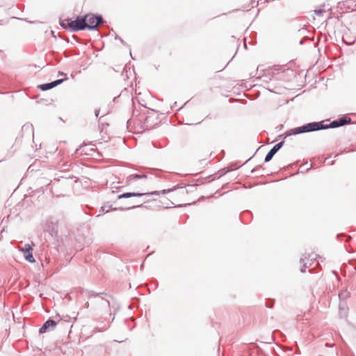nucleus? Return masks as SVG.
<instances>
[{"instance_id": "nucleus-14", "label": "nucleus", "mask_w": 356, "mask_h": 356, "mask_svg": "<svg viewBox=\"0 0 356 356\" xmlns=\"http://www.w3.org/2000/svg\"><path fill=\"white\" fill-rule=\"evenodd\" d=\"M345 5L347 6L348 8L351 9L352 11L356 10V0H346Z\"/></svg>"}, {"instance_id": "nucleus-3", "label": "nucleus", "mask_w": 356, "mask_h": 356, "mask_svg": "<svg viewBox=\"0 0 356 356\" xmlns=\"http://www.w3.org/2000/svg\"><path fill=\"white\" fill-rule=\"evenodd\" d=\"M85 18V24L87 30L96 31L100 24H104L106 21L100 14L88 13L83 15Z\"/></svg>"}, {"instance_id": "nucleus-16", "label": "nucleus", "mask_w": 356, "mask_h": 356, "mask_svg": "<svg viewBox=\"0 0 356 356\" xmlns=\"http://www.w3.org/2000/svg\"><path fill=\"white\" fill-rule=\"evenodd\" d=\"M19 251L24 253V255L33 252V248L29 244H26L23 248H19Z\"/></svg>"}, {"instance_id": "nucleus-11", "label": "nucleus", "mask_w": 356, "mask_h": 356, "mask_svg": "<svg viewBox=\"0 0 356 356\" xmlns=\"http://www.w3.org/2000/svg\"><path fill=\"white\" fill-rule=\"evenodd\" d=\"M299 127H295V128H293V129H291L289 130H288L286 132H285L284 134H281V135H279L277 136V138H276V140H279L280 138H286V137L288 136H295V135H298V134H300L301 133H295L296 129H298Z\"/></svg>"}, {"instance_id": "nucleus-40", "label": "nucleus", "mask_w": 356, "mask_h": 356, "mask_svg": "<svg viewBox=\"0 0 356 356\" xmlns=\"http://www.w3.org/2000/svg\"><path fill=\"white\" fill-rule=\"evenodd\" d=\"M299 43H300V44H303L302 40H301Z\"/></svg>"}, {"instance_id": "nucleus-32", "label": "nucleus", "mask_w": 356, "mask_h": 356, "mask_svg": "<svg viewBox=\"0 0 356 356\" xmlns=\"http://www.w3.org/2000/svg\"><path fill=\"white\" fill-rule=\"evenodd\" d=\"M273 303H270V302H266V307H268V308H272L273 307Z\"/></svg>"}, {"instance_id": "nucleus-1", "label": "nucleus", "mask_w": 356, "mask_h": 356, "mask_svg": "<svg viewBox=\"0 0 356 356\" xmlns=\"http://www.w3.org/2000/svg\"><path fill=\"white\" fill-rule=\"evenodd\" d=\"M350 122L351 120L350 118H343L334 120L329 124H325L324 120L319 122H312L300 126L298 129H295V133H310L327 129H334L342 127L347 124H350Z\"/></svg>"}, {"instance_id": "nucleus-18", "label": "nucleus", "mask_w": 356, "mask_h": 356, "mask_svg": "<svg viewBox=\"0 0 356 356\" xmlns=\"http://www.w3.org/2000/svg\"><path fill=\"white\" fill-rule=\"evenodd\" d=\"M24 256L25 259L27 261H29L30 263L35 262V259H34L33 255V252H29L28 254H26Z\"/></svg>"}, {"instance_id": "nucleus-42", "label": "nucleus", "mask_w": 356, "mask_h": 356, "mask_svg": "<svg viewBox=\"0 0 356 356\" xmlns=\"http://www.w3.org/2000/svg\"><path fill=\"white\" fill-rule=\"evenodd\" d=\"M334 161H332L331 163V165H334Z\"/></svg>"}, {"instance_id": "nucleus-38", "label": "nucleus", "mask_w": 356, "mask_h": 356, "mask_svg": "<svg viewBox=\"0 0 356 356\" xmlns=\"http://www.w3.org/2000/svg\"><path fill=\"white\" fill-rule=\"evenodd\" d=\"M152 171H154V172H159V170H157V169H154V170H152Z\"/></svg>"}, {"instance_id": "nucleus-41", "label": "nucleus", "mask_w": 356, "mask_h": 356, "mask_svg": "<svg viewBox=\"0 0 356 356\" xmlns=\"http://www.w3.org/2000/svg\"><path fill=\"white\" fill-rule=\"evenodd\" d=\"M300 262H303V261H304V259H303V258H301V259H300Z\"/></svg>"}, {"instance_id": "nucleus-17", "label": "nucleus", "mask_w": 356, "mask_h": 356, "mask_svg": "<svg viewBox=\"0 0 356 356\" xmlns=\"http://www.w3.org/2000/svg\"><path fill=\"white\" fill-rule=\"evenodd\" d=\"M350 296V292L348 291H342L339 293V298L340 300H346L347 298Z\"/></svg>"}, {"instance_id": "nucleus-27", "label": "nucleus", "mask_w": 356, "mask_h": 356, "mask_svg": "<svg viewBox=\"0 0 356 356\" xmlns=\"http://www.w3.org/2000/svg\"><path fill=\"white\" fill-rule=\"evenodd\" d=\"M308 267V265L307 263H305L300 268V272L301 273H305L306 268Z\"/></svg>"}, {"instance_id": "nucleus-8", "label": "nucleus", "mask_w": 356, "mask_h": 356, "mask_svg": "<svg viewBox=\"0 0 356 356\" xmlns=\"http://www.w3.org/2000/svg\"><path fill=\"white\" fill-rule=\"evenodd\" d=\"M57 323L55 320L49 318L47 320L39 329L40 334H44L47 332L54 330L56 327Z\"/></svg>"}, {"instance_id": "nucleus-24", "label": "nucleus", "mask_w": 356, "mask_h": 356, "mask_svg": "<svg viewBox=\"0 0 356 356\" xmlns=\"http://www.w3.org/2000/svg\"><path fill=\"white\" fill-rule=\"evenodd\" d=\"M246 215H250V213L248 211H246L243 212V213L240 215V219H241V222H244V223H245L244 218H245V216H246Z\"/></svg>"}, {"instance_id": "nucleus-19", "label": "nucleus", "mask_w": 356, "mask_h": 356, "mask_svg": "<svg viewBox=\"0 0 356 356\" xmlns=\"http://www.w3.org/2000/svg\"><path fill=\"white\" fill-rule=\"evenodd\" d=\"M70 179H71L70 177L67 178V177H60L59 179H58L56 180V181L60 182L63 185H65L70 181Z\"/></svg>"}, {"instance_id": "nucleus-12", "label": "nucleus", "mask_w": 356, "mask_h": 356, "mask_svg": "<svg viewBox=\"0 0 356 356\" xmlns=\"http://www.w3.org/2000/svg\"><path fill=\"white\" fill-rule=\"evenodd\" d=\"M147 176L145 173H143V174H133V175H129L128 177V182H131V181H135L136 179H145V178H147Z\"/></svg>"}, {"instance_id": "nucleus-20", "label": "nucleus", "mask_w": 356, "mask_h": 356, "mask_svg": "<svg viewBox=\"0 0 356 356\" xmlns=\"http://www.w3.org/2000/svg\"><path fill=\"white\" fill-rule=\"evenodd\" d=\"M318 257L317 254H309L307 257H305V259H307L308 261H309V266L312 265V261L316 259V257Z\"/></svg>"}, {"instance_id": "nucleus-7", "label": "nucleus", "mask_w": 356, "mask_h": 356, "mask_svg": "<svg viewBox=\"0 0 356 356\" xmlns=\"http://www.w3.org/2000/svg\"><path fill=\"white\" fill-rule=\"evenodd\" d=\"M155 111L151 110L147 111V113L145 114L144 122H143V127L145 129H152L156 124L158 123L157 118L154 116Z\"/></svg>"}, {"instance_id": "nucleus-28", "label": "nucleus", "mask_w": 356, "mask_h": 356, "mask_svg": "<svg viewBox=\"0 0 356 356\" xmlns=\"http://www.w3.org/2000/svg\"><path fill=\"white\" fill-rule=\"evenodd\" d=\"M298 31H299L300 35H303V34H305V33L307 32V30L306 28H302V29H299Z\"/></svg>"}, {"instance_id": "nucleus-43", "label": "nucleus", "mask_w": 356, "mask_h": 356, "mask_svg": "<svg viewBox=\"0 0 356 356\" xmlns=\"http://www.w3.org/2000/svg\"><path fill=\"white\" fill-rule=\"evenodd\" d=\"M244 46H245V48H247V44L245 43L244 44Z\"/></svg>"}, {"instance_id": "nucleus-6", "label": "nucleus", "mask_w": 356, "mask_h": 356, "mask_svg": "<svg viewBox=\"0 0 356 356\" xmlns=\"http://www.w3.org/2000/svg\"><path fill=\"white\" fill-rule=\"evenodd\" d=\"M87 294L90 296H94L95 298H97V302L101 304L103 307H110V302L108 300L105 299L104 297H102V295H104L107 297H111L109 294L105 293V292H96L95 291H86Z\"/></svg>"}, {"instance_id": "nucleus-35", "label": "nucleus", "mask_w": 356, "mask_h": 356, "mask_svg": "<svg viewBox=\"0 0 356 356\" xmlns=\"http://www.w3.org/2000/svg\"><path fill=\"white\" fill-rule=\"evenodd\" d=\"M51 33L52 37H54L55 38H56V36L55 35V32L54 31H51Z\"/></svg>"}, {"instance_id": "nucleus-30", "label": "nucleus", "mask_w": 356, "mask_h": 356, "mask_svg": "<svg viewBox=\"0 0 356 356\" xmlns=\"http://www.w3.org/2000/svg\"><path fill=\"white\" fill-rule=\"evenodd\" d=\"M58 76H64L63 78L68 77V76H67V74L66 73H65V72H62V71H59V72H58Z\"/></svg>"}, {"instance_id": "nucleus-25", "label": "nucleus", "mask_w": 356, "mask_h": 356, "mask_svg": "<svg viewBox=\"0 0 356 356\" xmlns=\"http://www.w3.org/2000/svg\"><path fill=\"white\" fill-rule=\"evenodd\" d=\"M115 39L120 40L122 44L128 46V44L124 42V40L122 38H121L120 36H118L115 33Z\"/></svg>"}, {"instance_id": "nucleus-33", "label": "nucleus", "mask_w": 356, "mask_h": 356, "mask_svg": "<svg viewBox=\"0 0 356 356\" xmlns=\"http://www.w3.org/2000/svg\"><path fill=\"white\" fill-rule=\"evenodd\" d=\"M95 116L97 118L99 114V110H95Z\"/></svg>"}, {"instance_id": "nucleus-22", "label": "nucleus", "mask_w": 356, "mask_h": 356, "mask_svg": "<svg viewBox=\"0 0 356 356\" xmlns=\"http://www.w3.org/2000/svg\"><path fill=\"white\" fill-rule=\"evenodd\" d=\"M337 237L339 240H343V238H346V241H348L351 239V236H345L343 234H339L337 235Z\"/></svg>"}, {"instance_id": "nucleus-29", "label": "nucleus", "mask_w": 356, "mask_h": 356, "mask_svg": "<svg viewBox=\"0 0 356 356\" xmlns=\"http://www.w3.org/2000/svg\"><path fill=\"white\" fill-rule=\"evenodd\" d=\"M143 207V204L140 203V204H138V205H136V206L129 207L127 208L126 209H135V208Z\"/></svg>"}, {"instance_id": "nucleus-4", "label": "nucleus", "mask_w": 356, "mask_h": 356, "mask_svg": "<svg viewBox=\"0 0 356 356\" xmlns=\"http://www.w3.org/2000/svg\"><path fill=\"white\" fill-rule=\"evenodd\" d=\"M179 188H183V187H179L177 185L172 188L163 189L162 191H154L148 192V193L127 192V193H124L122 194L119 195L118 196V199L120 200L122 198H130V197H134L150 196V195H159L161 193L165 195L170 192H172Z\"/></svg>"}, {"instance_id": "nucleus-13", "label": "nucleus", "mask_w": 356, "mask_h": 356, "mask_svg": "<svg viewBox=\"0 0 356 356\" xmlns=\"http://www.w3.org/2000/svg\"><path fill=\"white\" fill-rule=\"evenodd\" d=\"M38 88L42 91H47V90H51L55 87L54 86L53 81H51L49 83H45L40 84L38 86Z\"/></svg>"}, {"instance_id": "nucleus-39", "label": "nucleus", "mask_w": 356, "mask_h": 356, "mask_svg": "<svg viewBox=\"0 0 356 356\" xmlns=\"http://www.w3.org/2000/svg\"><path fill=\"white\" fill-rule=\"evenodd\" d=\"M73 38H74V40H75L76 41H77V40H76V37L75 35H73Z\"/></svg>"}, {"instance_id": "nucleus-34", "label": "nucleus", "mask_w": 356, "mask_h": 356, "mask_svg": "<svg viewBox=\"0 0 356 356\" xmlns=\"http://www.w3.org/2000/svg\"><path fill=\"white\" fill-rule=\"evenodd\" d=\"M55 317H56V318H57L58 321L61 320V318H60V315H59V314H56Z\"/></svg>"}, {"instance_id": "nucleus-45", "label": "nucleus", "mask_w": 356, "mask_h": 356, "mask_svg": "<svg viewBox=\"0 0 356 356\" xmlns=\"http://www.w3.org/2000/svg\"><path fill=\"white\" fill-rule=\"evenodd\" d=\"M88 305H89V303H88V302H87V303H86V306H87V307H88Z\"/></svg>"}, {"instance_id": "nucleus-10", "label": "nucleus", "mask_w": 356, "mask_h": 356, "mask_svg": "<svg viewBox=\"0 0 356 356\" xmlns=\"http://www.w3.org/2000/svg\"><path fill=\"white\" fill-rule=\"evenodd\" d=\"M234 165H235L232 163L226 168L219 170L216 173L213 175V179H219L227 172H231L232 170V166Z\"/></svg>"}, {"instance_id": "nucleus-5", "label": "nucleus", "mask_w": 356, "mask_h": 356, "mask_svg": "<svg viewBox=\"0 0 356 356\" xmlns=\"http://www.w3.org/2000/svg\"><path fill=\"white\" fill-rule=\"evenodd\" d=\"M44 230L49 232L53 238H56L58 236V220L53 218L48 219L44 227Z\"/></svg>"}, {"instance_id": "nucleus-21", "label": "nucleus", "mask_w": 356, "mask_h": 356, "mask_svg": "<svg viewBox=\"0 0 356 356\" xmlns=\"http://www.w3.org/2000/svg\"><path fill=\"white\" fill-rule=\"evenodd\" d=\"M67 79H68V77H66V78L58 79L55 81H53L54 87H56L57 86L63 83L65 81H66Z\"/></svg>"}, {"instance_id": "nucleus-26", "label": "nucleus", "mask_w": 356, "mask_h": 356, "mask_svg": "<svg viewBox=\"0 0 356 356\" xmlns=\"http://www.w3.org/2000/svg\"><path fill=\"white\" fill-rule=\"evenodd\" d=\"M324 12L325 11L323 9H317L314 10L315 14L319 16L322 15Z\"/></svg>"}, {"instance_id": "nucleus-37", "label": "nucleus", "mask_w": 356, "mask_h": 356, "mask_svg": "<svg viewBox=\"0 0 356 356\" xmlns=\"http://www.w3.org/2000/svg\"><path fill=\"white\" fill-rule=\"evenodd\" d=\"M130 123H131V119H129L127 122V126H129Z\"/></svg>"}, {"instance_id": "nucleus-15", "label": "nucleus", "mask_w": 356, "mask_h": 356, "mask_svg": "<svg viewBox=\"0 0 356 356\" xmlns=\"http://www.w3.org/2000/svg\"><path fill=\"white\" fill-rule=\"evenodd\" d=\"M275 70H279L280 68L278 67H275L274 68ZM275 75V72H273V69L272 70H267L263 74V76L264 77H267V76H270V78L269 79L271 80V79Z\"/></svg>"}, {"instance_id": "nucleus-2", "label": "nucleus", "mask_w": 356, "mask_h": 356, "mask_svg": "<svg viewBox=\"0 0 356 356\" xmlns=\"http://www.w3.org/2000/svg\"><path fill=\"white\" fill-rule=\"evenodd\" d=\"M60 26L71 32H77L79 31L86 30L85 18L83 15H78L74 19L67 17L60 22Z\"/></svg>"}, {"instance_id": "nucleus-9", "label": "nucleus", "mask_w": 356, "mask_h": 356, "mask_svg": "<svg viewBox=\"0 0 356 356\" xmlns=\"http://www.w3.org/2000/svg\"><path fill=\"white\" fill-rule=\"evenodd\" d=\"M284 144V141L282 140L275 145L266 155L264 162L268 163L271 161L274 155L283 147Z\"/></svg>"}, {"instance_id": "nucleus-31", "label": "nucleus", "mask_w": 356, "mask_h": 356, "mask_svg": "<svg viewBox=\"0 0 356 356\" xmlns=\"http://www.w3.org/2000/svg\"><path fill=\"white\" fill-rule=\"evenodd\" d=\"M260 168H261V165H257V166L254 167V168L252 169L251 173L252 174L255 173L257 171V170Z\"/></svg>"}, {"instance_id": "nucleus-44", "label": "nucleus", "mask_w": 356, "mask_h": 356, "mask_svg": "<svg viewBox=\"0 0 356 356\" xmlns=\"http://www.w3.org/2000/svg\"><path fill=\"white\" fill-rule=\"evenodd\" d=\"M250 159H251V158L248 159V160L246 161V162H245V163H247L248 161H250Z\"/></svg>"}, {"instance_id": "nucleus-23", "label": "nucleus", "mask_w": 356, "mask_h": 356, "mask_svg": "<svg viewBox=\"0 0 356 356\" xmlns=\"http://www.w3.org/2000/svg\"><path fill=\"white\" fill-rule=\"evenodd\" d=\"M116 209H117L116 208H113L112 205H110L108 207V209H107L106 208V206H103L101 207V210L105 213H108L109 211V210H116Z\"/></svg>"}, {"instance_id": "nucleus-36", "label": "nucleus", "mask_w": 356, "mask_h": 356, "mask_svg": "<svg viewBox=\"0 0 356 356\" xmlns=\"http://www.w3.org/2000/svg\"><path fill=\"white\" fill-rule=\"evenodd\" d=\"M60 38H61L63 40H64L67 41V42H70L68 38H63V37H62V36H60Z\"/></svg>"}]
</instances>
